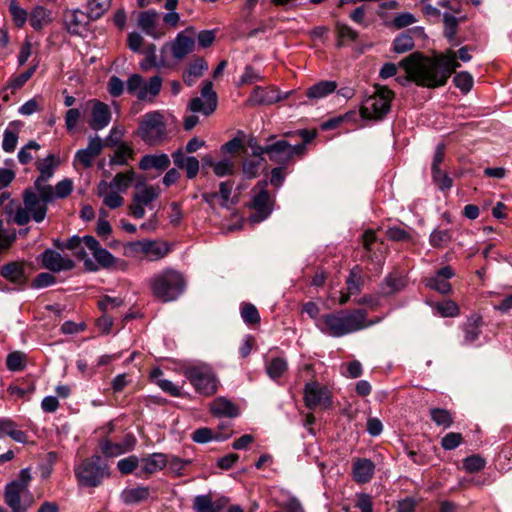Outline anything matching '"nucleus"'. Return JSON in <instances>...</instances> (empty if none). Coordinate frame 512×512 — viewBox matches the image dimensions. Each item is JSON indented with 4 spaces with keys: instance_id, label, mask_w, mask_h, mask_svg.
<instances>
[{
    "instance_id": "obj_63",
    "label": "nucleus",
    "mask_w": 512,
    "mask_h": 512,
    "mask_svg": "<svg viewBox=\"0 0 512 512\" xmlns=\"http://www.w3.org/2000/svg\"><path fill=\"white\" fill-rule=\"evenodd\" d=\"M233 182L232 181H223L220 183V191L218 195L221 197L222 202L221 206L228 208L231 204H234L235 201L231 199V193L233 190Z\"/></svg>"
},
{
    "instance_id": "obj_35",
    "label": "nucleus",
    "mask_w": 512,
    "mask_h": 512,
    "mask_svg": "<svg viewBox=\"0 0 512 512\" xmlns=\"http://www.w3.org/2000/svg\"><path fill=\"white\" fill-rule=\"evenodd\" d=\"M82 242L84 243L83 238L79 236H73L67 240V242L65 243V248L68 250L78 249L75 255L78 259L83 260L85 269L91 272L97 271V264H95L90 258H88L87 253L84 251L83 248H81Z\"/></svg>"
},
{
    "instance_id": "obj_46",
    "label": "nucleus",
    "mask_w": 512,
    "mask_h": 512,
    "mask_svg": "<svg viewBox=\"0 0 512 512\" xmlns=\"http://www.w3.org/2000/svg\"><path fill=\"white\" fill-rule=\"evenodd\" d=\"M229 436H230V433L222 435L221 433L217 432L215 435H213V432L211 429L199 428L193 432L192 440L196 443H207L212 439L225 440Z\"/></svg>"
},
{
    "instance_id": "obj_33",
    "label": "nucleus",
    "mask_w": 512,
    "mask_h": 512,
    "mask_svg": "<svg viewBox=\"0 0 512 512\" xmlns=\"http://www.w3.org/2000/svg\"><path fill=\"white\" fill-rule=\"evenodd\" d=\"M465 19H466L465 16H463L461 18H457L448 13H444V15H443V24H444L443 34H444L445 38L449 41V43L453 46H457L463 42L462 39L457 37V32H458L459 23Z\"/></svg>"
},
{
    "instance_id": "obj_43",
    "label": "nucleus",
    "mask_w": 512,
    "mask_h": 512,
    "mask_svg": "<svg viewBox=\"0 0 512 512\" xmlns=\"http://www.w3.org/2000/svg\"><path fill=\"white\" fill-rule=\"evenodd\" d=\"M430 417L437 426H441L444 429L451 427L454 422L452 413L443 408L430 409Z\"/></svg>"
},
{
    "instance_id": "obj_20",
    "label": "nucleus",
    "mask_w": 512,
    "mask_h": 512,
    "mask_svg": "<svg viewBox=\"0 0 512 512\" xmlns=\"http://www.w3.org/2000/svg\"><path fill=\"white\" fill-rule=\"evenodd\" d=\"M159 14L155 10L140 12L138 15V27L148 36L158 39L164 36V30L158 24Z\"/></svg>"
},
{
    "instance_id": "obj_10",
    "label": "nucleus",
    "mask_w": 512,
    "mask_h": 512,
    "mask_svg": "<svg viewBox=\"0 0 512 512\" xmlns=\"http://www.w3.org/2000/svg\"><path fill=\"white\" fill-rule=\"evenodd\" d=\"M163 80L159 75L150 77L148 82H144L140 74H132L127 80V91L130 94H136L138 100L153 103L159 95Z\"/></svg>"
},
{
    "instance_id": "obj_64",
    "label": "nucleus",
    "mask_w": 512,
    "mask_h": 512,
    "mask_svg": "<svg viewBox=\"0 0 512 512\" xmlns=\"http://www.w3.org/2000/svg\"><path fill=\"white\" fill-rule=\"evenodd\" d=\"M463 441L460 433L450 432L446 434L441 440V446L445 450H453L457 448Z\"/></svg>"
},
{
    "instance_id": "obj_42",
    "label": "nucleus",
    "mask_w": 512,
    "mask_h": 512,
    "mask_svg": "<svg viewBox=\"0 0 512 512\" xmlns=\"http://www.w3.org/2000/svg\"><path fill=\"white\" fill-rule=\"evenodd\" d=\"M112 0H87V12L93 21L101 18L110 8Z\"/></svg>"
},
{
    "instance_id": "obj_17",
    "label": "nucleus",
    "mask_w": 512,
    "mask_h": 512,
    "mask_svg": "<svg viewBox=\"0 0 512 512\" xmlns=\"http://www.w3.org/2000/svg\"><path fill=\"white\" fill-rule=\"evenodd\" d=\"M0 275L5 280L19 287H24L29 278L27 266L23 261H12L3 265Z\"/></svg>"
},
{
    "instance_id": "obj_5",
    "label": "nucleus",
    "mask_w": 512,
    "mask_h": 512,
    "mask_svg": "<svg viewBox=\"0 0 512 512\" xmlns=\"http://www.w3.org/2000/svg\"><path fill=\"white\" fill-rule=\"evenodd\" d=\"M137 134L150 146H157L164 143L168 138L167 124L164 115L158 110L143 115L137 129Z\"/></svg>"
},
{
    "instance_id": "obj_57",
    "label": "nucleus",
    "mask_w": 512,
    "mask_h": 512,
    "mask_svg": "<svg viewBox=\"0 0 512 512\" xmlns=\"http://www.w3.org/2000/svg\"><path fill=\"white\" fill-rule=\"evenodd\" d=\"M117 468L124 475L131 474L136 469H140V459L135 455L123 458L118 461Z\"/></svg>"
},
{
    "instance_id": "obj_55",
    "label": "nucleus",
    "mask_w": 512,
    "mask_h": 512,
    "mask_svg": "<svg viewBox=\"0 0 512 512\" xmlns=\"http://www.w3.org/2000/svg\"><path fill=\"white\" fill-rule=\"evenodd\" d=\"M338 46H342L347 42H354L358 37V33L346 24H337Z\"/></svg>"
},
{
    "instance_id": "obj_58",
    "label": "nucleus",
    "mask_w": 512,
    "mask_h": 512,
    "mask_svg": "<svg viewBox=\"0 0 512 512\" xmlns=\"http://www.w3.org/2000/svg\"><path fill=\"white\" fill-rule=\"evenodd\" d=\"M435 308L442 317H455L459 314V307L452 300L437 303Z\"/></svg>"
},
{
    "instance_id": "obj_30",
    "label": "nucleus",
    "mask_w": 512,
    "mask_h": 512,
    "mask_svg": "<svg viewBox=\"0 0 512 512\" xmlns=\"http://www.w3.org/2000/svg\"><path fill=\"white\" fill-rule=\"evenodd\" d=\"M151 490L148 486L125 488L121 494V501L128 506L138 505L148 500Z\"/></svg>"
},
{
    "instance_id": "obj_22",
    "label": "nucleus",
    "mask_w": 512,
    "mask_h": 512,
    "mask_svg": "<svg viewBox=\"0 0 512 512\" xmlns=\"http://www.w3.org/2000/svg\"><path fill=\"white\" fill-rule=\"evenodd\" d=\"M64 24L70 34L78 35L90 21H93L88 12L80 9L67 10L63 16Z\"/></svg>"
},
{
    "instance_id": "obj_34",
    "label": "nucleus",
    "mask_w": 512,
    "mask_h": 512,
    "mask_svg": "<svg viewBox=\"0 0 512 512\" xmlns=\"http://www.w3.org/2000/svg\"><path fill=\"white\" fill-rule=\"evenodd\" d=\"M208 69V64L203 58L194 59L188 68L183 72V81L187 86H193Z\"/></svg>"
},
{
    "instance_id": "obj_8",
    "label": "nucleus",
    "mask_w": 512,
    "mask_h": 512,
    "mask_svg": "<svg viewBox=\"0 0 512 512\" xmlns=\"http://www.w3.org/2000/svg\"><path fill=\"white\" fill-rule=\"evenodd\" d=\"M394 92L387 87H378L376 92L368 97L360 107L362 119L382 120L390 111Z\"/></svg>"
},
{
    "instance_id": "obj_41",
    "label": "nucleus",
    "mask_w": 512,
    "mask_h": 512,
    "mask_svg": "<svg viewBox=\"0 0 512 512\" xmlns=\"http://www.w3.org/2000/svg\"><path fill=\"white\" fill-rule=\"evenodd\" d=\"M134 177L133 170L117 173L110 182V187L116 189L117 192H125L132 184Z\"/></svg>"
},
{
    "instance_id": "obj_37",
    "label": "nucleus",
    "mask_w": 512,
    "mask_h": 512,
    "mask_svg": "<svg viewBox=\"0 0 512 512\" xmlns=\"http://www.w3.org/2000/svg\"><path fill=\"white\" fill-rule=\"evenodd\" d=\"M170 165V158L167 154L161 153L158 155H145L141 158L139 162V168L141 170H150V169H156V170H165Z\"/></svg>"
},
{
    "instance_id": "obj_11",
    "label": "nucleus",
    "mask_w": 512,
    "mask_h": 512,
    "mask_svg": "<svg viewBox=\"0 0 512 512\" xmlns=\"http://www.w3.org/2000/svg\"><path fill=\"white\" fill-rule=\"evenodd\" d=\"M195 390L205 396L213 395L217 390L216 379L207 366H189L182 370Z\"/></svg>"
},
{
    "instance_id": "obj_4",
    "label": "nucleus",
    "mask_w": 512,
    "mask_h": 512,
    "mask_svg": "<svg viewBox=\"0 0 512 512\" xmlns=\"http://www.w3.org/2000/svg\"><path fill=\"white\" fill-rule=\"evenodd\" d=\"M51 202L44 200L37 191L26 189L23 192L24 206L17 207L13 215V222L19 226L28 224L31 219L36 223L42 222L47 214V204Z\"/></svg>"
},
{
    "instance_id": "obj_9",
    "label": "nucleus",
    "mask_w": 512,
    "mask_h": 512,
    "mask_svg": "<svg viewBox=\"0 0 512 512\" xmlns=\"http://www.w3.org/2000/svg\"><path fill=\"white\" fill-rule=\"evenodd\" d=\"M170 251V245L164 241L138 240L126 245L127 255L148 261H158L166 257Z\"/></svg>"
},
{
    "instance_id": "obj_3",
    "label": "nucleus",
    "mask_w": 512,
    "mask_h": 512,
    "mask_svg": "<svg viewBox=\"0 0 512 512\" xmlns=\"http://www.w3.org/2000/svg\"><path fill=\"white\" fill-rule=\"evenodd\" d=\"M152 295L163 303L175 301L185 290L183 275L174 269H165L149 279Z\"/></svg>"
},
{
    "instance_id": "obj_12",
    "label": "nucleus",
    "mask_w": 512,
    "mask_h": 512,
    "mask_svg": "<svg viewBox=\"0 0 512 512\" xmlns=\"http://www.w3.org/2000/svg\"><path fill=\"white\" fill-rule=\"evenodd\" d=\"M58 164L59 162L53 154L48 155L45 159L36 164L40 175L35 180L34 187L46 201H54L53 187L48 185L47 182L53 177Z\"/></svg>"
},
{
    "instance_id": "obj_47",
    "label": "nucleus",
    "mask_w": 512,
    "mask_h": 512,
    "mask_svg": "<svg viewBox=\"0 0 512 512\" xmlns=\"http://www.w3.org/2000/svg\"><path fill=\"white\" fill-rule=\"evenodd\" d=\"M287 370V362L285 359L276 357L269 361L266 365V372L273 380L280 378Z\"/></svg>"
},
{
    "instance_id": "obj_60",
    "label": "nucleus",
    "mask_w": 512,
    "mask_h": 512,
    "mask_svg": "<svg viewBox=\"0 0 512 512\" xmlns=\"http://www.w3.org/2000/svg\"><path fill=\"white\" fill-rule=\"evenodd\" d=\"M453 82L462 92L467 93L473 86V77L468 72H460L454 76Z\"/></svg>"
},
{
    "instance_id": "obj_21",
    "label": "nucleus",
    "mask_w": 512,
    "mask_h": 512,
    "mask_svg": "<svg viewBox=\"0 0 512 512\" xmlns=\"http://www.w3.org/2000/svg\"><path fill=\"white\" fill-rule=\"evenodd\" d=\"M168 463L167 456L163 453H153L140 459V469L136 476L139 478H148L150 475L162 470Z\"/></svg>"
},
{
    "instance_id": "obj_24",
    "label": "nucleus",
    "mask_w": 512,
    "mask_h": 512,
    "mask_svg": "<svg viewBox=\"0 0 512 512\" xmlns=\"http://www.w3.org/2000/svg\"><path fill=\"white\" fill-rule=\"evenodd\" d=\"M85 246L92 252L97 264L102 268L114 265L116 258L106 249L102 248L99 241L90 235L83 237Z\"/></svg>"
},
{
    "instance_id": "obj_49",
    "label": "nucleus",
    "mask_w": 512,
    "mask_h": 512,
    "mask_svg": "<svg viewBox=\"0 0 512 512\" xmlns=\"http://www.w3.org/2000/svg\"><path fill=\"white\" fill-rule=\"evenodd\" d=\"M9 13L12 17L13 23L18 28L23 27L27 22L28 13L24 8L20 7L16 0H11L9 4Z\"/></svg>"
},
{
    "instance_id": "obj_28",
    "label": "nucleus",
    "mask_w": 512,
    "mask_h": 512,
    "mask_svg": "<svg viewBox=\"0 0 512 512\" xmlns=\"http://www.w3.org/2000/svg\"><path fill=\"white\" fill-rule=\"evenodd\" d=\"M229 503V498L220 497L213 501L209 494L198 495L193 500V509L196 512H220Z\"/></svg>"
},
{
    "instance_id": "obj_51",
    "label": "nucleus",
    "mask_w": 512,
    "mask_h": 512,
    "mask_svg": "<svg viewBox=\"0 0 512 512\" xmlns=\"http://www.w3.org/2000/svg\"><path fill=\"white\" fill-rule=\"evenodd\" d=\"M414 48V40L408 33H402L393 41V50L400 54L405 53Z\"/></svg>"
},
{
    "instance_id": "obj_61",
    "label": "nucleus",
    "mask_w": 512,
    "mask_h": 512,
    "mask_svg": "<svg viewBox=\"0 0 512 512\" xmlns=\"http://www.w3.org/2000/svg\"><path fill=\"white\" fill-rule=\"evenodd\" d=\"M34 391L35 385L33 383H28L24 386L10 385L7 388V392L12 396H16L17 398L28 399L29 396L34 393Z\"/></svg>"
},
{
    "instance_id": "obj_1",
    "label": "nucleus",
    "mask_w": 512,
    "mask_h": 512,
    "mask_svg": "<svg viewBox=\"0 0 512 512\" xmlns=\"http://www.w3.org/2000/svg\"><path fill=\"white\" fill-rule=\"evenodd\" d=\"M471 46H463L457 52L452 49L444 53L426 57L420 52H414L399 62V66L407 73V79L418 86L436 88L444 86L450 76L460 67L457 57L464 62L472 59Z\"/></svg>"
},
{
    "instance_id": "obj_39",
    "label": "nucleus",
    "mask_w": 512,
    "mask_h": 512,
    "mask_svg": "<svg viewBox=\"0 0 512 512\" xmlns=\"http://www.w3.org/2000/svg\"><path fill=\"white\" fill-rule=\"evenodd\" d=\"M29 20L32 28L40 31L51 23V12L43 6H37L31 11Z\"/></svg>"
},
{
    "instance_id": "obj_23",
    "label": "nucleus",
    "mask_w": 512,
    "mask_h": 512,
    "mask_svg": "<svg viewBox=\"0 0 512 512\" xmlns=\"http://www.w3.org/2000/svg\"><path fill=\"white\" fill-rule=\"evenodd\" d=\"M103 142L100 137L95 136L89 139L88 145L84 149L76 152L74 162L80 163L84 168L92 166L93 160L101 154Z\"/></svg>"
},
{
    "instance_id": "obj_54",
    "label": "nucleus",
    "mask_w": 512,
    "mask_h": 512,
    "mask_svg": "<svg viewBox=\"0 0 512 512\" xmlns=\"http://www.w3.org/2000/svg\"><path fill=\"white\" fill-rule=\"evenodd\" d=\"M133 150L129 146L122 144L120 145L114 155L110 159L111 165H125L128 159L132 158Z\"/></svg>"
},
{
    "instance_id": "obj_15",
    "label": "nucleus",
    "mask_w": 512,
    "mask_h": 512,
    "mask_svg": "<svg viewBox=\"0 0 512 512\" xmlns=\"http://www.w3.org/2000/svg\"><path fill=\"white\" fill-rule=\"evenodd\" d=\"M304 402L309 409L319 406L328 408L331 405V396L327 388L320 386L318 382H310L304 388Z\"/></svg>"
},
{
    "instance_id": "obj_52",
    "label": "nucleus",
    "mask_w": 512,
    "mask_h": 512,
    "mask_svg": "<svg viewBox=\"0 0 512 512\" xmlns=\"http://www.w3.org/2000/svg\"><path fill=\"white\" fill-rule=\"evenodd\" d=\"M26 356L21 351H14L8 354L6 366L10 371H21L25 368Z\"/></svg>"
},
{
    "instance_id": "obj_18",
    "label": "nucleus",
    "mask_w": 512,
    "mask_h": 512,
    "mask_svg": "<svg viewBox=\"0 0 512 512\" xmlns=\"http://www.w3.org/2000/svg\"><path fill=\"white\" fill-rule=\"evenodd\" d=\"M275 136L268 138V149L267 155L269 159L279 164L280 166H286L291 162L290 158V143L284 139L274 141Z\"/></svg>"
},
{
    "instance_id": "obj_2",
    "label": "nucleus",
    "mask_w": 512,
    "mask_h": 512,
    "mask_svg": "<svg viewBox=\"0 0 512 512\" xmlns=\"http://www.w3.org/2000/svg\"><path fill=\"white\" fill-rule=\"evenodd\" d=\"M367 321V312L364 309H356L352 312L338 311L322 315L316 323L321 332L332 336L342 337L347 334L367 328L375 323Z\"/></svg>"
},
{
    "instance_id": "obj_14",
    "label": "nucleus",
    "mask_w": 512,
    "mask_h": 512,
    "mask_svg": "<svg viewBox=\"0 0 512 512\" xmlns=\"http://www.w3.org/2000/svg\"><path fill=\"white\" fill-rule=\"evenodd\" d=\"M188 108L191 112H200L206 116L211 115L217 108V95L213 90L211 81L204 83L201 89V97L190 100Z\"/></svg>"
},
{
    "instance_id": "obj_29",
    "label": "nucleus",
    "mask_w": 512,
    "mask_h": 512,
    "mask_svg": "<svg viewBox=\"0 0 512 512\" xmlns=\"http://www.w3.org/2000/svg\"><path fill=\"white\" fill-rule=\"evenodd\" d=\"M92 103L93 107L89 126L93 130H101L109 124L111 112L108 105L101 101L93 100Z\"/></svg>"
},
{
    "instance_id": "obj_40",
    "label": "nucleus",
    "mask_w": 512,
    "mask_h": 512,
    "mask_svg": "<svg viewBox=\"0 0 512 512\" xmlns=\"http://www.w3.org/2000/svg\"><path fill=\"white\" fill-rule=\"evenodd\" d=\"M480 326H481V317L480 316H471L468 318L465 323L464 330V340L465 343L470 344L476 341L480 335Z\"/></svg>"
},
{
    "instance_id": "obj_38",
    "label": "nucleus",
    "mask_w": 512,
    "mask_h": 512,
    "mask_svg": "<svg viewBox=\"0 0 512 512\" xmlns=\"http://www.w3.org/2000/svg\"><path fill=\"white\" fill-rule=\"evenodd\" d=\"M337 88L335 81L323 80L306 90V96L310 100H319L333 93Z\"/></svg>"
},
{
    "instance_id": "obj_27",
    "label": "nucleus",
    "mask_w": 512,
    "mask_h": 512,
    "mask_svg": "<svg viewBox=\"0 0 512 512\" xmlns=\"http://www.w3.org/2000/svg\"><path fill=\"white\" fill-rule=\"evenodd\" d=\"M134 444L135 438L132 435H127L121 443H113L109 439H103L100 441L99 447L106 457H116L131 451Z\"/></svg>"
},
{
    "instance_id": "obj_36",
    "label": "nucleus",
    "mask_w": 512,
    "mask_h": 512,
    "mask_svg": "<svg viewBox=\"0 0 512 512\" xmlns=\"http://www.w3.org/2000/svg\"><path fill=\"white\" fill-rule=\"evenodd\" d=\"M211 412L218 417L234 418L238 416V408L230 400L218 397L211 403Z\"/></svg>"
},
{
    "instance_id": "obj_56",
    "label": "nucleus",
    "mask_w": 512,
    "mask_h": 512,
    "mask_svg": "<svg viewBox=\"0 0 512 512\" xmlns=\"http://www.w3.org/2000/svg\"><path fill=\"white\" fill-rule=\"evenodd\" d=\"M486 465V461L480 455H471L463 460V469L467 473H476L482 470Z\"/></svg>"
},
{
    "instance_id": "obj_50",
    "label": "nucleus",
    "mask_w": 512,
    "mask_h": 512,
    "mask_svg": "<svg viewBox=\"0 0 512 512\" xmlns=\"http://www.w3.org/2000/svg\"><path fill=\"white\" fill-rule=\"evenodd\" d=\"M264 161V157L246 159L242 164V170L245 177L248 179L256 178L259 175L260 168Z\"/></svg>"
},
{
    "instance_id": "obj_59",
    "label": "nucleus",
    "mask_w": 512,
    "mask_h": 512,
    "mask_svg": "<svg viewBox=\"0 0 512 512\" xmlns=\"http://www.w3.org/2000/svg\"><path fill=\"white\" fill-rule=\"evenodd\" d=\"M72 190H73L72 180L67 179V178L61 180L60 182H58L56 184L55 188H53L54 200L57 198L64 199V198L68 197L71 194Z\"/></svg>"
},
{
    "instance_id": "obj_6",
    "label": "nucleus",
    "mask_w": 512,
    "mask_h": 512,
    "mask_svg": "<svg viewBox=\"0 0 512 512\" xmlns=\"http://www.w3.org/2000/svg\"><path fill=\"white\" fill-rule=\"evenodd\" d=\"M32 480L30 468L20 470L18 478L8 483L4 488V501L12 512H26L32 505V500L21 501V496L28 492Z\"/></svg>"
},
{
    "instance_id": "obj_7",
    "label": "nucleus",
    "mask_w": 512,
    "mask_h": 512,
    "mask_svg": "<svg viewBox=\"0 0 512 512\" xmlns=\"http://www.w3.org/2000/svg\"><path fill=\"white\" fill-rule=\"evenodd\" d=\"M74 473L80 486L97 487L104 478L109 477V468L99 456H92L76 465Z\"/></svg>"
},
{
    "instance_id": "obj_48",
    "label": "nucleus",
    "mask_w": 512,
    "mask_h": 512,
    "mask_svg": "<svg viewBox=\"0 0 512 512\" xmlns=\"http://www.w3.org/2000/svg\"><path fill=\"white\" fill-rule=\"evenodd\" d=\"M452 240L451 232L447 229H435L429 237V243L434 248H444Z\"/></svg>"
},
{
    "instance_id": "obj_44",
    "label": "nucleus",
    "mask_w": 512,
    "mask_h": 512,
    "mask_svg": "<svg viewBox=\"0 0 512 512\" xmlns=\"http://www.w3.org/2000/svg\"><path fill=\"white\" fill-rule=\"evenodd\" d=\"M361 268L356 265L354 266L349 273L348 278L346 279L347 291L349 294H358L361 291V287L364 283L363 278L361 276Z\"/></svg>"
},
{
    "instance_id": "obj_62",
    "label": "nucleus",
    "mask_w": 512,
    "mask_h": 512,
    "mask_svg": "<svg viewBox=\"0 0 512 512\" xmlns=\"http://www.w3.org/2000/svg\"><path fill=\"white\" fill-rule=\"evenodd\" d=\"M36 71V66L30 67L25 72L21 73L20 75L11 78L8 83V87L12 90L20 89L24 86V84L33 76V74Z\"/></svg>"
},
{
    "instance_id": "obj_16",
    "label": "nucleus",
    "mask_w": 512,
    "mask_h": 512,
    "mask_svg": "<svg viewBox=\"0 0 512 512\" xmlns=\"http://www.w3.org/2000/svg\"><path fill=\"white\" fill-rule=\"evenodd\" d=\"M195 29L188 27L177 34L174 41L170 44L171 54L174 59L181 60L191 53L195 46Z\"/></svg>"
},
{
    "instance_id": "obj_13",
    "label": "nucleus",
    "mask_w": 512,
    "mask_h": 512,
    "mask_svg": "<svg viewBox=\"0 0 512 512\" xmlns=\"http://www.w3.org/2000/svg\"><path fill=\"white\" fill-rule=\"evenodd\" d=\"M268 181H259L254 188L253 200L251 207L255 210V214L252 216L254 222H261L265 220L272 212L273 200L267 191Z\"/></svg>"
},
{
    "instance_id": "obj_25",
    "label": "nucleus",
    "mask_w": 512,
    "mask_h": 512,
    "mask_svg": "<svg viewBox=\"0 0 512 512\" xmlns=\"http://www.w3.org/2000/svg\"><path fill=\"white\" fill-rule=\"evenodd\" d=\"M280 100L279 91L273 87L257 86L247 100L251 106L272 105Z\"/></svg>"
},
{
    "instance_id": "obj_19",
    "label": "nucleus",
    "mask_w": 512,
    "mask_h": 512,
    "mask_svg": "<svg viewBox=\"0 0 512 512\" xmlns=\"http://www.w3.org/2000/svg\"><path fill=\"white\" fill-rule=\"evenodd\" d=\"M42 266L52 272L72 270L75 266L73 260L64 258L60 253L52 249H46L41 254Z\"/></svg>"
},
{
    "instance_id": "obj_26",
    "label": "nucleus",
    "mask_w": 512,
    "mask_h": 512,
    "mask_svg": "<svg viewBox=\"0 0 512 512\" xmlns=\"http://www.w3.org/2000/svg\"><path fill=\"white\" fill-rule=\"evenodd\" d=\"M454 275L455 273L450 266L442 267L433 277L427 279L426 286L441 294H447L451 291V284L448 280Z\"/></svg>"
},
{
    "instance_id": "obj_53",
    "label": "nucleus",
    "mask_w": 512,
    "mask_h": 512,
    "mask_svg": "<svg viewBox=\"0 0 512 512\" xmlns=\"http://www.w3.org/2000/svg\"><path fill=\"white\" fill-rule=\"evenodd\" d=\"M158 190L153 186H146L133 196V200L147 206L158 197Z\"/></svg>"
},
{
    "instance_id": "obj_32",
    "label": "nucleus",
    "mask_w": 512,
    "mask_h": 512,
    "mask_svg": "<svg viewBox=\"0 0 512 512\" xmlns=\"http://www.w3.org/2000/svg\"><path fill=\"white\" fill-rule=\"evenodd\" d=\"M407 285L406 276L399 271L389 273L381 283V291L384 295H391L402 291Z\"/></svg>"
},
{
    "instance_id": "obj_31",
    "label": "nucleus",
    "mask_w": 512,
    "mask_h": 512,
    "mask_svg": "<svg viewBox=\"0 0 512 512\" xmlns=\"http://www.w3.org/2000/svg\"><path fill=\"white\" fill-rule=\"evenodd\" d=\"M375 471V464L367 458H357L353 463V478L357 483L369 482Z\"/></svg>"
},
{
    "instance_id": "obj_45",
    "label": "nucleus",
    "mask_w": 512,
    "mask_h": 512,
    "mask_svg": "<svg viewBox=\"0 0 512 512\" xmlns=\"http://www.w3.org/2000/svg\"><path fill=\"white\" fill-rule=\"evenodd\" d=\"M240 314L244 323H246L247 325H258L261 321L260 314L256 306L251 303H242Z\"/></svg>"
}]
</instances>
